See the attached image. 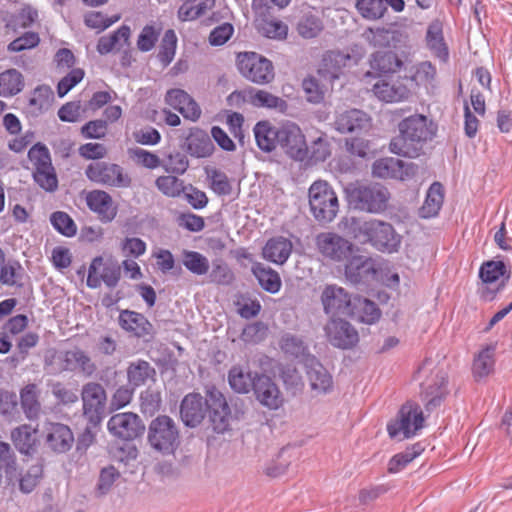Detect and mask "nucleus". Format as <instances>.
Returning <instances> with one entry per match:
<instances>
[{
	"mask_svg": "<svg viewBox=\"0 0 512 512\" xmlns=\"http://www.w3.org/2000/svg\"><path fill=\"white\" fill-rule=\"evenodd\" d=\"M280 347L284 353L290 354L303 361L304 365L306 364L307 357H313L309 354L308 347L304 340L294 334L287 333L283 335L280 341Z\"/></svg>",
	"mask_w": 512,
	"mask_h": 512,
	"instance_id": "nucleus-44",
	"label": "nucleus"
},
{
	"mask_svg": "<svg viewBox=\"0 0 512 512\" xmlns=\"http://www.w3.org/2000/svg\"><path fill=\"white\" fill-rule=\"evenodd\" d=\"M505 269L502 261H488L481 266L479 276L484 283H495L504 275Z\"/></svg>",
	"mask_w": 512,
	"mask_h": 512,
	"instance_id": "nucleus-61",
	"label": "nucleus"
},
{
	"mask_svg": "<svg viewBox=\"0 0 512 512\" xmlns=\"http://www.w3.org/2000/svg\"><path fill=\"white\" fill-rule=\"evenodd\" d=\"M302 87L305 97L310 103L318 104L324 99V90L315 78L304 79Z\"/></svg>",
	"mask_w": 512,
	"mask_h": 512,
	"instance_id": "nucleus-64",
	"label": "nucleus"
},
{
	"mask_svg": "<svg viewBox=\"0 0 512 512\" xmlns=\"http://www.w3.org/2000/svg\"><path fill=\"white\" fill-rule=\"evenodd\" d=\"M81 398L84 416L91 424L98 425L103 419L107 400L104 388L99 383L89 382L83 386Z\"/></svg>",
	"mask_w": 512,
	"mask_h": 512,
	"instance_id": "nucleus-12",
	"label": "nucleus"
},
{
	"mask_svg": "<svg viewBox=\"0 0 512 512\" xmlns=\"http://www.w3.org/2000/svg\"><path fill=\"white\" fill-rule=\"evenodd\" d=\"M177 47V36L174 30L169 29L164 33L158 53L159 61L164 65H169L174 59Z\"/></svg>",
	"mask_w": 512,
	"mask_h": 512,
	"instance_id": "nucleus-52",
	"label": "nucleus"
},
{
	"mask_svg": "<svg viewBox=\"0 0 512 512\" xmlns=\"http://www.w3.org/2000/svg\"><path fill=\"white\" fill-rule=\"evenodd\" d=\"M120 477V473L113 466L104 467L100 471L98 483L96 486L97 496L106 495L113 487L116 480Z\"/></svg>",
	"mask_w": 512,
	"mask_h": 512,
	"instance_id": "nucleus-59",
	"label": "nucleus"
},
{
	"mask_svg": "<svg viewBox=\"0 0 512 512\" xmlns=\"http://www.w3.org/2000/svg\"><path fill=\"white\" fill-rule=\"evenodd\" d=\"M292 252V243L284 237L270 239L263 248V257L275 264H284Z\"/></svg>",
	"mask_w": 512,
	"mask_h": 512,
	"instance_id": "nucleus-36",
	"label": "nucleus"
},
{
	"mask_svg": "<svg viewBox=\"0 0 512 512\" xmlns=\"http://www.w3.org/2000/svg\"><path fill=\"white\" fill-rule=\"evenodd\" d=\"M107 428L113 436L130 441L143 434L145 426L140 417L132 412L113 415L107 423Z\"/></svg>",
	"mask_w": 512,
	"mask_h": 512,
	"instance_id": "nucleus-14",
	"label": "nucleus"
},
{
	"mask_svg": "<svg viewBox=\"0 0 512 512\" xmlns=\"http://www.w3.org/2000/svg\"><path fill=\"white\" fill-rule=\"evenodd\" d=\"M494 346L482 349L474 359L473 372L477 377L487 376L494 367Z\"/></svg>",
	"mask_w": 512,
	"mask_h": 512,
	"instance_id": "nucleus-50",
	"label": "nucleus"
},
{
	"mask_svg": "<svg viewBox=\"0 0 512 512\" xmlns=\"http://www.w3.org/2000/svg\"><path fill=\"white\" fill-rule=\"evenodd\" d=\"M130 34L131 31L128 26H121L109 36H103L99 39L97 51L100 54H107L112 51H120L124 49L128 45Z\"/></svg>",
	"mask_w": 512,
	"mask_h": 512,
	"instance_id": "nucleus-37",
	"label": "nucleus"
},
{
	"mask_svg": "<svg viewBox=\"0 0 512 512\" xmlns=\"http://www.w3.org/2000/svg\"><path fill=\"white\" fill-rule=\"evenodd\" d=\"M356 9L367 20L381 19L387 11L384 0H357Z\"/></svg>",
	"mask_w": 512,
	"mask_h": 512,
	"instance_id": "nucleus-48",
	"label": "nucleus"
},
{
	"mask_svg": "<svg viewBox=\"0 0 512 512\" xmlns=\"http://www.w3.org/2000/svg\"><path fill=\"white\" fill-rule=\"evenodd\" d=\"M401 65L402 61L392 51L376 52L371 60V67L382 73H394Z\"/></svg>",
	"mask_w": 512,
	"mask_h": 512,
	"instance_id": "nucleus-46",
	"label": "nucleus"
},
{
	"mask_svg": "<svg viewBox=\"0 0 512 512\" xmlns=\"http://www.w3.org/2000/svg\"><path fill=\"white\" fill-rule=\"evenodd\" d=\"M278 145L291 158L303 161L308 156V147L301 129L294 123L288 122L279 127Z\"/></svg>",
	"mask_w": 512,
	"mask_h": 512,
	"instance_id": "nucleus-15",
	"label": "nucleus"
},
{
	"mask_svg": "<svg viewBox=\"0 0 512 512\" xmlns=\"http://www.w3.org/2000/svg\"><path fill=\"white\" fill-rule=\"evenodd\" d=\"M321 20L311 14L304 15L297 24L298 33L306 39L316 37L322 30Z\"/></svg>",
	"mask_w": 512,
	"mask_h": 512,
	"instance_id": "nucleus-56",
	"label": "nucleus"
},
{
	"mask_svg": "<svg viewBox=\"0 0 512 512\" xmlns=\"http://www.w3.org/2000/svg\"><path fill=\"white\" fill-rule=\"evenodd\" d=\"M182 263L184 267L194 275L201 276L209 272V260L199 252L184 250Z\"/></svg>",
	"mask_w": 512,
	"mask_h": 512,
	"instance_id": "nucleus-47",
	"label": "nucleus"
},
{
	"mask_svg": "<svg viewBox=\"0 0 512 512\" xmlns=\"http://www.w3.org/2000/svg\"><path fill=\"white\" fill-rule=\"evenodd\" d=\"M309 206L312 215L320 223L332 222L339 211V202L332 186L317 180L309 188Z\"/></svg>",
	"mask_w": 512,
	"mask_h": 512,
	"instance_id": "nucleus-4",
	"label": "nucleus"
},
{
	"mask_svg": "<svg viewBox=\"0 0 512 512\" xmlns=\"http://www.w3.org/2000/svg\"><path fill=\"white\" fill-rule=\"evenodd\" d=\"M84 77L82 69H73L65 77H63L57 85V93L59 97H64L71 89H73Z\"/></svg>",
	"mask_w": 512,
	"mask_h": 512,
	"instance_id": "nucleus-63",
	"label": "nucleus"
},
{
	"mask_svg": "<svg viewBox=\"0 0 512 512\" xmlns=\"http://www.w3.org/2000/svg\"><path fill=\"white\" fill-rule=\"evenodd\" d=\"M372 91L379 100L387 103L403 101L410 95L405 80L400 78H381L373 85Z\"/></svg>",
	"mask_w": 512,
	"mask_h": 512,
	"instance_id": "nucleus-23",
	"label": "nucleus"
},
{
	"mask_svg": "<svg viewBox=\"0 0 512 512\" xmlns=\"http://www.w3.org/2000/svg\"><path fill=\"white\" fill-rule=\"evenodd\" d=\"M259 31L272 39H284L288 33V27L280 20H264L259 26Z\"/></svg>",
	"mask_w": 512,
	"mask_h": 512,
	"instance_id": "nucleus-62",
	"label": "nucleus"
},
{
	"mask_svg": "<svg viewBox=\"0 0 512 512\" xmlns=\"http://www.w3.org/2000/svg\"><path fill=\"white\" fill-rule=\"evenodd\" d=\"M120 266L110 258L95 257L88 269L87 286L98 288L104 282L106 286L115 287L120 279Z\"/></svg>",
	"mask_w": 512,
	"mask_h": 512,
	"instance_id": "nucleus-13",
	"label": "nucleus"
},
{
	"mask_svg": "<svg viewBox=\"0 0 512 512\" xmlns=\"http://www.w3.org/2000/svg\"><path fill=\"white\" fill-rule=\"evenodd\" d=\"M422 452L420 445H413L405 451L394 455L388 463L389 473H397L402 470L406 465L412 462Z\"/></svg>",
	"mask_w": 512,
	"mask_h": 512,
	"instance_id": "nucleus-51",
	"label": "nucleus"
},
{
	"mask_svg": "<svg viewBox=\"0 0 512 512\" xmlns=\"http://www.w3.org/2000/svg\"><path fill=\"white\" fill-rule=\"evenodd\" d=\"M320 299L324 312L332 317L347 316L351 311L353 298L343 287L336 284L326 285Z\"/></svg>",
	"mask_w": 512,
	"mask_h": 512,
	"instance_id": "nucleus-16",
	"label": "nucleus"
},
{
	"mask_svg": "<svg viewBox=\"0 0 512 512\" xmlns=\"http://www.w3.org/2000/svg\"><path fill=\"white\" fill-rule=\"evenodd\" d=\"M349 205L356 210L381 214L387 210L391 194L379 183L353 185L346 189Z\"/></svg>",
	"mask_w": 512,
	"mask_h": 512,
	"instance_id": "nucleus-3",
	"label": "nucleus"
},
{
	"mask_svg": "<svg viewBox=\"0 0 512 512\" xmlns=\"http://www.w3.org/2000/svg\"><path fill=\"white\" fill-rule=\"evenodd\" d=\"M188 153L197 158L210 156L214 151V145L210 136L199 128H192L186 138Z\"/></svg>",
	"mask_w": 512,
	"mask_h": 512,
	"instance_id": "nucleus-30",
	"label": "nucleus"
},
{
	"mask_svg": "<svg viewBox=\"0 0 512 512\" xmlns=\"http://www.w3.org/2000/svg\"><path fill=\"white\" fill-rule=\"evenodd\" d=\"M417 166L414 163L404 162L393 157L376 160L372 166V173L379 178H392L407 180L415 176Z\"/></svg>",
	"mask_w": 512,
	"mask_h": 512,
	"instance_id": "nucleus-18",
	"label": "nucleus"
},
{
	"mask_svg": "<svg viewBox=\"0 0 512 512\" xmlns=\"http://www.w3.org/2000/svg\"><path fill=\"white\" fill-rule=\"evenodd\" d=\"M208 408L210 409V420L212 422L213 429L217 433L227 431L229 429L231 419H239L244 414V411L241 408H238L237 404H235V414L232 415L224 395L215 388L209 390Z\"/></svg>",
	"mask_w": 512,
	"mask_h": 512,
	"instance_id": "nucleus-11",
	"label": "nucleus"
},
{
	"mask_svg": "<svg viewBox=\"0 0 512 512\" xmlns=\"http://www.w3.org/2000/svg\"><path fill=\"white\" fill-rule=\"evenodd\" d=\"M39 390L35 384L26 385L20 392L21 407L30 420L38 418L41 411Z\"/></svg>",
	"mask_w": 512,
	"mask_h": 512,
	"instance_id": "nucleus-41",
	"label": "nucleus"
},
{
	"mask_svg": "<svg viewBox=\"0 0 512 512\" xmlns=\"http://www.w3.org/2000/svg\"><path fill=\"white\" fill-rule=\"evenodd\" d=\"M147 439L154 450L164 455L172 454L180 444L178 426L171 417L160 415L150 422Z\"/></svg>",
	"mask_w": 512,
	"mask_h": 512,
	"instance_id": "nucleus-6",
	"label": "nucleus"
},
{
	"mask_svg": "<svg viewBox=\"0 0 512 512\" xmlns=\"http://www.w3.org/2000/svg\"><path fill=\"white\" fill-rule=\"evenodd\" d=\"M316 246L323 257L335 262L346 261L354 253V245L349 240L332 232L320 233Z\"/></svg>",
	"mask_w": 512,
	"mask_h": 512,
	"instance_id": "nucleus-10",
	"label": "nucleus"
},
{
	"mask_svg": "<svg viewBox=\"0 0 512 512\" xmlns=\"http://www.w3.org/2000/svg\"><path fill=\"white\" fill-rule=\"evenodd\" d=\"M166 103L178 110L184 118L197 121L201 115V109L191 96L182 89H171L166 93Z\"/></svg>",
	"mask_w": 512,
	"mask_h": 512,
	"instance_id": "nucleus-26",
	"label": "nucleus"
},
{
	"mask_svg": "<svg viewBox=\"0 0 512 512\" xmlns=\"http://www.w3.org/2000/svg\"><path fill=\"white\" fill-rule=\"evenodd\" d=\"M85 174L89 180L100 185L128 188L131 178L121 166L108 162H93L86 168Z\"/></svg>",
	"mask_w": 512,
	"mask_h": 512,
	"instance_id": "nucleus-9",
	"label": "nucleus"
},
{
	"mask_svg": "<svg viewBox=\"0 0 512 512\" xmlns=\"http://www.w3.org/2000/svg\"><path fill=\"white\" fill-rule=\"evenodd\" d=\"M346 228L349 236L356 242L370 244L378 251L394 253L400 248L402 237L388 222L375 218L352 217Z\"/></svg>",
	"mask_w": 512,
	"mask_h": 512,
	"instance_id": "nucleus-1",
	"label": "nucleus"
},
{
	"mask_svg": "<svg viewBox=\"0 0 512 512\" xmlns=\"http://www.w3.org/2000/svg\"><path fill=\"white\" fill-rule=\"evenodd\" d=\"M208 407L209 392L206 399L198 393L186 395L180 406V415L183 423L188 427L198 426L205 418Z\"/></svg>",
	"mask_w": 512,
	"mask_h": 512,
	"instance_id": "nucleus-20",
	"label": "nucleus"
},
{
	"mask_svg": "<svg viewBox=\"0 0 512 512\" xmlns=\"http://www.w3.org/2000/svg\"><path fill=\"white\" fill-rule=\"evenodd\" d=\"M426 43L430 51L439 59L445 61L448 58V47L443 36V22L435 19L430 22L426 32Z\"/></svg>",
	"mask_w": 512,
	"mask_h": 512,
	"instance_id": "nucleus-33",
	"label": "nucleus"
},
{
	"mask_svg": "<svg viewBox=\"0 0 512 512\" xmlns=\"http://www.w3.org/2000/svg\"><path fill=\"white\" fill-rule=\"evenodd\" d=\"M253 391L257 401L270 410L279 409L284 402L278 386L266 375L257 377Z\"/></svg>",
	"mask_w": 512,
	"mask_h": 512,
	"instance_id": "nucleus-24",
	"label": "nucleus"
},
{
	"mask_svg": "<svg viewBox=\"0 0 512 512\" xmlns=\"http://www.w3.org/2000/svg\"><path fill=\"white\" fill-rule=\"evenodd\" d=\"M444 201V189L441 183L434 182L429 187L425 201L419 210L422 218H431L436 216Z\"/></svg>",
	"mask_w": 512,
	"mask_h": 512,
	"instance_id": "nucleus-39",
	"label": "nucleus"
},
{
	"mask_svg": "<svg viewBox=\"0 0 512 512\" xmlns=\"http://www.w3.org/2000/svg\"><path fill=\"white\" fill-rule=\"evenodd\" d=\"M209 279L210 282L215 284L229 285L234 280V273L223 260L218 259L212 263Z\"/></svg>",
	"mask_w": 512,
	"mask_h": 512,
	"instance_id": "nucleus-54",
	"label": "nucleus"
},
{
	"mask_svg": "<svg viewBox=\"0 0 512 512\" xmlns=\"http://www.w3.org/2000/svg\"><path fill=\"white\" fill-rule=\"evenodd\" d=\"M436 76V67L431 62L424 61L416 66L412 79L417 85L430 89L436 86Z\"/></svg>",
	"mask_w": 512,
	"mask_h": 512,
	"instance_id": "nucleus-49",
	"label": "nucleus"
},
{
	"mask_svg": "<svg viewBox=\"0 0 512 512\" xmlns=\"http://www.w3.org/2000/svg\"><path fill=\"white\" fill-rule=\"evenodd\" d=\"M0 472L3 473L7 485L17 483L19 467L17 458L10 444L0 441Z\"/></svg>",
	"mask_w": 512,
	"mask_h": 512,
	"instance_id": "nucleus-35",
	"label": "nucleus"
},
{
	"mask_svg": "<svg viewBox=\"0 0 512 512\" xmlns=\"http://www.w3.org/2000/svg\"><path fill=\"white\" fill-rule=\"evenodd\" d=\"M347 316L365 324H373L379 320L381 312L374 302L366 298L354 297L351 311Z\"/></svg>",
	"mask_w": 512,
	"mask_h": 512,
	"instance_id": "nucleus-32",
	"label": "nucleus"
},
{
	"mask_svg": "<svg viewBox=\"0 0 512 512\" xmlns=\"http://www.w3.org/2000/svg\"><path fill=\"white\" fill-rule=\"evenodd\" d=\"M43 435L47 447L56 453L69 451L74 442L71 429L62 423H45Z\"/></svg>",
	"mask_w": 512,
	"mask_h": 512,
	"instance_id": "nucleus-21",
	"label": "nucleus"
},
{
	"mask_svg": "<svg viewBox=\"0 0 512 512\" xmlns=\"http://www.w3.org/2000/svg\"><path fill=\"white\" fill-rule=\"evenodd\" d=\"M350 60V56L341 52L330 51L324 55L323 67L331 78L335 79L339 76V71L342 66H345L346 61Z\"/></svg>",
	"mask_w": 512,
	"mask_h": 512,
	"instance_id": "nucleus-58",
	"label": "nucleus"
},
{
	"mask_svg": "<svg viewBox=\"0 0 512 512\" xmlns=\"http://www.w3.org/2000/svg\"><path fill=\"white\" fill-rule=\"evenodd\" d=\"M154 375L155 369L144 360L133 361L127 368L128 383L134 389L144 385L146 381Z\"/></svg>",
	"mask_w": 512,
	"mask_h": 512,
	"instance_id": "nucleus-42",
	"label": "nucleus"
},
{
	"mask_svg": "<svg viewBox=\"0 0 512 512\" xmlns=\"http://www.w3.org/2000/svg\"><path fill=\"white\" fill-rule=\"evenodd\" d=\"M258 373H253L249 365H234L228 372V383L233 391L247 394L254 388Z\"/></svg>",
	"mask_w": 512,
	"mask_h": 512,
	"instance_id": "nucleus-29",
	"label": "nucleus"
},
{
	"mask_svg": "<svg viewBox=\"0 0 512 512\" xmlns=\"http://www.w3.org/2000/svg\"><path fill=\"white\" fill-rule=\"evenodd\" d=\"M251 271L258 280L259 285L267 292L275 294L281 289V278L279 274L262 263H254Z\"/></svg>",
	"mask_w": 512,
	"mask_h": 512,
	"instance_id": "nucleus-38",
	"label": "nucleus"
},
{
	"mask_svg": "<svg viewBox=\"0 0 512 512\" xmlns=\"http://www.w3.org/2000/svg\"><path fill=\"white\" fill-rule=\"evenodd\" d=\"M250 102L255 107L275 109L281 113L285 112L288 108L285 100L265 90H257L251 94Z\"/></svg>",
	"mask_w": 512,
	"mask_h": 512,
	"instance_id": "nucleus-45",
	"label": "nucleus"
},
{
	"mask_svg": "<svg viewBox=\"0 0 512 512\" xmlns=\"http://www.w3.org/2000/svg\"><path fill=\"white\" fill-rule=\"evenodd\" d=\"M424 417L420 406L416 403L404 404L397 417L387 426L391 438L404 440L411 438L423 427Z\"/></svg>",
	"mask_w": 512,
	"mask_h": 512,
	"instance_id": "nucleus-7",
	"label": "nucleus"
},
{
	"mask_svg": "<svg viewBox=\"0 0 512 512\" xmlns=\"http://www.w3.org/2000/svg\"><path fill=\"white\" fill-rule=\"evenodd\" d=\"M86 203L102 222H111L117 215V207L114 205L112 197L103 190L88 192Z\"/></svg>",
	"mask_w": 512,
	"mask_h": 512,
	"instance_id": "nucleus-27",
	"label": "nucleus"
},
{
	"mask_svg": "<svg viewBox=\"0 0 512 512\" xmlns=\"http://www.w3.org/2000/svg\"><path fill=\"white\" fill-rule=\"evenodd\" d=\"M28 157L34 170L52 166L50 152L48 148L41 143H37L30 148Z\"/></svg>",
	"mask_w": 512,
	"mask_h": 512,
	"instance_id": "nucleus-60",
	"label": "nucleus"
},
{
	"mask_svg": "<svg viewBox=\"0 0 512 512\" xmlns=\"http://www.w3.org/2000/svg\"><path fill=\"white\" fill-rule=\"evenodd\" d=\"M258 147L264 152H271L279 142V128L275 129L268 122H259L254 127Z\"/></svg>",
	"mask_w": 512,
	"mask_h": 512,
	"instance_id": "nucleus-40",
	"label": "nucleus"
},
{
	"mask_svg": "<svg viewBox=\"0 0 512 512\" xmlns=\"http://www.w3.org/2000/svg\"><path fill=\"white\" fill-rule=\"evenodd\" d=\"M45 367L51 374L68 371L80 372L85 376L93 375L97 369L91 357L77 347L58 353L55 352L51 357H46Z\"/></svg>",
	"mask_w": 512,
	"mask_h": 512,
	"instance_id": "nucleus-5",
	"label": "nucleus"
},
{
	"mask_svg": "<svg viewBox=\"0 0 512 512\" xmlns=\"http://www.w3.org/2000/svg\"><path fill=\"white\" fill-rule=\"evenodd\" d=\"M421 386L426 408L432 410L440 405L447 394V375L441 369L433 370Z\"/></svg>",
	"mask_w": 512,
	"mask_h": 512,
	"instance_id": "nucleus-19",
	"label": "nucleus"
},
{
	"mask_svg": "<svg viewBox=\"0 0 512 512\" xmlns=\"http://www.w3.org/2000/svg\"><path fill=\"white\" fill-rule=\"evenodd\" d=\"M11 440L20 453L32 454L36 450L37 429L23 424L11 431Z\"/></svg>",
	"mask_w": 512,
	"mask_h": 512,
	"instance_id": "nucleus-34",
	"label": "nucleus"
},
{
	"mask_svg": "<svg viewBox=\"0 0 512 512\" xmlns=\"http://www.w3.org/2000/svg\"><path fill=\"white\" fill-rule=\"evenodd\" d=\"M120 326L136 337H145L151 334L152 324L147 318L137 312L125 310L119 316Z\"/></svg>",
	"mask_w": 512,
	"mask_h": 512,
	"instance_id": "nucleus-31",
	"label": "nucleus"
},
{
	"mask_svg": "<svg viewBox=\"0 0 512 512\" xmlns=\"http://www.w3.org/2000/svg\"><path fill=\"white\" fill-rule=\"evenodd\" d=\"M345 266V277L352 284L366 282L374 277L375 268L372 260L365 256H351Z\"/></svg>",
	"mask_w": 512,
	"mask_h": 512,
	"instance_id": "nucleus-28",
	"label": "nucleus"
},
{
	"mask_svg": "<svg viewBox=\"0 0 512 512\" xmlns=\"http://www.w3.org/2000/svg\"><path fill=\"white\" fill-rule=\"evenodd\" d=\"M398 129L399 135L390 142V152L408 158L419 156L423 143L434 136L432 122L422 114L404 118L398 124Z\"/></svg>",
	"mask_w": 512,
	"mask_h": 512,
	"instance_id": "nucleus-2",
	"label": "nucleus"
},
{
	"mask_svg": "<svg viewBox=\"0 0 512 512\" xmlns=\"http://www.w3.org/2000/svg\"><path fill=\"white\" fill-rule=\"evenodd\" d=\"M23 75L16 69H8L0 73V96L11 97L22 91Z\"/></svg>",
	"mask_w": 512,
	"mask_h": 512,
	"instance_id": "nucleus-43",
	"label": "nucleus"
},
{
	"mask_svg": "<svg viewBox=\"0 0 512 512\" xmlns=\"http://www.w3.org/2000/svg\"><path fill=\"white\" fill-rule=\"evenodd\" d=\"M305 368L307 379L313 392L316 394H327L332 391L333 378L315 357H307Z\"/></svg>",
	"mask_w": 512,
	"mask_h": 512,
	"instance_id": "nucleus-25",
	"label": "nucleus"
},
{
	"mask_svg": "<svg viewBox=\"0 0 512 512\" xmlns=\"http://www.w3.org/2000/svg\"><path fill=\"white\" fill-rule=\"evenodd\" d=\"M156 186L168 197H178L185 190L183 181L171 175L158 177Z\"/></svg>",
	"mask_w": 512,
	"mask_h": 512,
	"instance_id": "nucleus-57",
	"label": "nucleus"
},
{
	"mask_svg": "<svg viewBox=\"0 0 512 512\" xmlns=\"http://www.w3.org/2000/svg\"><path fill=\"white\" fill-rule=\"evenodd\" d=\"M237 65L241 75L253 83L264 85L274 79L272 62L258 53H239Z\"/></svg>",
	"mask_w": 512,
	"mask_h": 512,
	"instance_id": "nucleus-8",
	"label": "nucleus"
},
{
	"mask_svg": "<svg viewBox=\"0 0 512 512\" xmlns=\"http://www.w3.org/2000/svg\"><path fill=\"white\" fill-rule=\"evenodd\" d=\"M330 344L339 349H351L359 342L357 330L343 319L332 318L325 326Z\"/></svg>",
	"mask_w": 512,
	"mask_h": 512,
	"instance_id": "nucleus-17",
	"label": "nucleus"
},
{
	"mask_svg": "<svg viewBox=\"0 0 512 512\" xmlns=\"http://www.w3.org/2000/svg\"><path fill=\"white\" fill-rule=\"evenodd\" d=\"M34 181L45 191L54 192L58 188V179L52 166L33 171Z\"/></svg>",
	"mask_w": 512,
	"mask_h": 512,
	"instance_id": "nucleus-55",
	"label": "nucleus"
},
{
	"mask_svg": "<svg viewBox=\"0 0 512 512\" xmlns=\"http://www.w3.org/2000/svg\"><path fill=\"white\" fill-rule=\"evenodd\" d=\"M50 222L53 228L66 237H73L77 233V226L73 219L65 212L56 211L51 214Z\"/></svg>",
	"mask_w": 512,
	"mask_h": 512,
	"instance_id": "nucleus-53",
	"label": "nucleus"
},
{
	"mask_svg": "<svg viewBox=\"0 0 512 512\" xmlns=\"http://www.w3.org/2000/svg\"><path fill=\"white\" fill-rule=\"evenodd\" d=\"M370 117L358 109H340L336 111L334 127L340 133L361 132L369 129Z\"/></svg>",
	"mask_w": 512,
	"mask_h": 512,
	"instance_id": "nucleus-22",
	"label": "nucleus"
}]
</instances>
